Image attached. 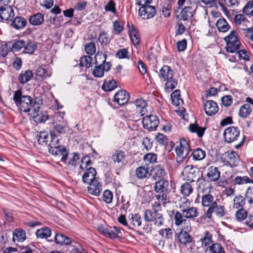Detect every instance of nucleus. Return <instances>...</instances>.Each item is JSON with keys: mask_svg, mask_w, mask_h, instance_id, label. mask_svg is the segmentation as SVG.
I'll return each instance as SVG.
<instances>
[{"mask_svg": "<svg viewBox=\"0 0 253 253\" xmlns=\"http://www.w3.org/2000/svg\"><path fill=\"white\" fill-rule=\"evenodd\" d=\"M180 211L173 212V221L176 226L183 225L185 230L190 231L191 224L188 219L194 220L199 215L198 209L191 206L190 201L184 198L179 205Z\"/></svg>", "mask_w": 253, "mask_h": 253, "instance_id": "f257e3e1", "label": "nucleus"}, {"mask_svg": "<svg viewBox=\"0 0 253 253\" xmlns=\"http://www.w3.org/2000/svg\"><path fill=\"white\" fill-rule=\"evenodd\" d=\"M13 100L18 109L24 112H28L34 105L32 98L28 95H23L21 90L14 92Z\"/></svg>", "mask_w": 253, "mask_h": 253, "instance_id": "f03ea898", "label": "nucleus"}, {"mask_svg": "<svg viewBox=\"0 0 253 253\" xmlns=\"http://www.w3.org/2000/svg\"><path fill=\"white\" fill-rule=\"evenodd\" d=\"M91 161L87 156L84 157L81 160V164L80 169L82 170L86 169L82 176L83 181L84 183L88 184L98 178L95 177L96 171L95 169L90 167Z\"/></svg>", "mask_w": 253, "mask_h": 253, "instance_id": "7ed1b4c3", "label": "nucleus"}, {"mask_svg": "<svg viewBox=\"0 0 253 253\" xmlns=\"http://www.w3.org/2000/svg\"><path fill=\"white\" fill-rule=\"evenodd\" d=\"M173 71L169 66L164 65L160 70L159 76L166 81L165 87L168 91L173 89L177 85V81L173 78Z\"/></svg>", "mask_w": 253, "mask_h": 253, "instance_id": "20e7f679", "label": "nucleus"}, {"mask_svg": "<svg viewBox=\"0 0 253 253\" xmlns=\"http://www.w3.org/2000/svg\"><path fill=\"white\" fill-rule=\"evenodd\" d=\"M52 140L49 144L50 148L49 152L54 155L61 157V161L65 162L68 156V153L66 148L64 146H59L58 144L59 139H55L51 135Z\"/></svg>", "mask_w": 253, "mask_h": 253, "instance_id": "39448f33", "label": "nucleus"}, {"mask_svg": "<svg viewBox=\"0 0 253 253\" xmlns=\"http://www.w3.org/2000/svg\"><path fill=\"white\" fill-rule=\"evenodd\" d=\"M224 40L226 42V49L227 52L234 53L239 49L241 42L236 31H231L224 38Z\"/></svg>", "mask_w": 253, "mask_h": 253, "instance_id": "423d86ee", "label": "nucleus"}, {"mask_svg": "<svg viewBox=\"0 0 253 253\" xmlns=\"http://www.w3.org/2000/svg\"><path fill=\"white\" fill-rule=\"evenodd\" d=\"M175 152L178 163H181L186 158L189 153V145L185 139L180 140V144L175 147Z\"/></svg>", "mask_w": 253, "mask_h": 253, "instance_id": "0eeeda50", "label": "nucleus"}, {"mask_svg": "<svg viewBox=\"0 0 253 253\" xmlns=\"http://www.w3.org/2000/svg\"><path fill=\"white\" fill-rule=\"evenodd\" d=\"M144 218L146 221L154 222L156 226H160L163 224L164 218L161 212L152 211L150 210L145 211Z\"/></svg>", "mask_w": 253, "mask_h": 253, "instance_id": "6e6552de", "label": "nucleus"}, {"mask_svg": "<svg viewBox=\"0 0 253 253\" xmlns=\"http://www.w3.org/2000/svg\"><path fill=\"white\" fill-rule=\"evenodd\" d=\"M240 131L237 127L230 126L226 128L223 133L225 142L232 143L237 141L240 136Z\"/></svg>", "mask_w": 253, "mask_h": 253, "instance_id": "1a4fd4ad", "label": "nucleus"}, {"mask_svg": "<svg viewBox=\"0 0 253 253\" xmlns=\"http://www.w3.org/2000/svg\"><path fill=\"white\" fill-rule=\"evenodd\" d=\"M111 159L114 165L118 167H122L126 164V153L120 149L112 152Z\"/></svg>", "mask_w": 253, "mask_h": 253, "instance_id": "9d476101", "label": "nucleus"}, {"mask_svg": "<svg viewBox=\"0 0 253 253\" xmlns=\"http://www.w3.org/2000/svg\"><path fill=\"white\" fill-rule=\"evenodd\" d=\"M159 121L155 115L146 116L143 118L142 124L144 128L152 131L155 130L158 126Z\"/></svg>", "mask_w": 253, "mask_h": 253, "instance_id": "9b49d317", "label": "nucleus"}, {"mask_svg": "<svg viewBox=\"0 0 253 253\" xmlns=\"http://www.w3.org/2000/svg\"><path fill=\"white\" fill-rule=\"evenodd\" d=\"M182 174L187 180L193 182L197 178L199 170L195 167L188 165L184 167Z\"/></svg>", "mask_w": 253, "mask_h": 253, "instance_id": "f8f14e48", "label": "nucleus"}, {"mask_svg": "<svg viewBox=\"0 0 253 253\" xmlns=\"http://www.w3.org/2000/svg\"><path fill=\"white\" fill-rule=\"evenodd\" d=\"M224 162L226 165L231 167L237 166L239 162V157L235 151H228L224 154Z\"/></svg>", "mask_w": 253, "mask_h": 253, "instance_id": "ddd939ff", "label": "nucleus"}, {"mask_svg": "<svg viewBox=\"0 0 253 253\" xmlns=\"http://www.w3.org/2000/svg\"><path fill=\"white\" fill-rule=\"evenodd\" d=\"M216 202V200H214V198L211 194H205L202 197V205L204 207L208 208L206 212H208L209 214L212 211Z\"/></svg>", "mask_w": 253, "mask_h": 253, "instance_id": "4468645a", "label": "nucleus"}, {"mask_svg": "<svg viewBox=\"0 0 253 253\" xmlns=\"http://www.w3.org/2000/svg\"><path fill=\"white\" fill-rule=\"evenodd\" d=\"M138 13L143 19H147L155 15L156 11L154 6L147 5L140 7Z\"/></svg>", "mask_w": 253, "mask_h": 253, "instance_id": "2eb2a0df", "label": "nucleus"}, {"mask_svg": "<svg viewBox=\"0 0 253 253\" xmlns=\"http://www.w3.org/2000/svg\"><path fill=\"white\" fill-rule=\"evenodd\" d=\"M54 129L60 134L64 133L66 122L64 121L63 117L62 115L56 114L54 116Z\"/></svg>", "mask_w": 253, "mask_h": 253, "instance_id": "dca6fc26", "label": "nucleus"}, {"mask_svg": "<svg viewBox=\"0 0 253 253\" xmlns=\"http://www.w3.org/2000/svg\"><path fill=\"white\" fill-rule=\"evenodd\" d=\"M111 67L110 63H105L103 65H95L92 74L96 78H101L103 76L104 72L109 71Z\"/></svg>", "mask_w": 253, "mask_h": 253, "instance_id": "f3484780", "label": "nucleus"}, {"mask_svg": "<svg viewBox=\"0 0 253 253\" xmlns=\"http://www.w3.org/2000/svg\"><path fill=\"white\" fill-rule=\"evenodd\" d=\"M14 15L13 8L9 5H6L0 8V17L3 20L11 19Z\"/></svg>", "mask_w": 253, "mask_h": 253, "instance_id": "a211bd4d", "label": "nucleus"}, {"mask_svg": "<svg viewBox=\"0 0 253 253\" xmlns=\"http://www.w3.org/2000/svg\"><path fill=\"white\" fill-rule=\"evenodd\" d=\"M129 98V94L125 90L118 91L114 96V101L119 105H123L126 103Z\"/></svg>", "mask_w": 253, "mask_h": 253, "instance_id": "6ab92c4d", "label": "nucleus"}, {"mask_svg": "<svg viewBox=\"0 0 253 253\" xmlns=\"http://www.w3.org/2000/svg\"><path fill=\"white\" fill-rule=\"evenodd\" d=\"M87 187L88 192L95 196H98L102 191V184L99 182L98 179L94 180L88 184Z\"/></svg>", "mask_w": 253, "mask_h": 253, "instance_id": "aec40b11", "label": "nucleus"}, {"mask_svg": "<svg viewBox=\"0 0 253 253\" xmlns=\"http://www.w3.org/2000/svg\"><path fill=\"white\" fill-rule=\"evenodd\" d=\"M204 109L208 116L214 115L218 111V107L215 102L212 100L207 101L204 105Z\"/></svg>", "mask_w": 253, "mask_h": 253, "instance_id": "412c9836", "label": "nucleus"}, {"mask_svg": "<svg viewBox=\"0 0 253 253\" xmlns=\"http://www.w3.org/2000/svg\"><path fill=\"white\" fill-rule=\"evenodd\" d=\"M220 176V172L218 168L211 166L208 169L207 177L210 181H217Z\"/></svg>", "mask_w": 253, "mask_h": 253, "instance_id": "4be33fe9", "label": "nucleus"}, {"mask_svg": "<svg viewBox=\"0 0 253 253\" xmlns=\"http://www.w3.org/2000/svg\"><path fill=\"white\" fill-rule=\"evenodd\" d=\"M196 7L194 4L185 7L180 13L182 19L186 21L192 18L195 14Z\"/></svg>", "mask_w": 253, "mask_h": 253, "instance_id": "5701e85b", "label": "nucleus"}, {"mask_svg": "<svg viewBox=\"0 0 253 253\" xmlns=\"http://www.w3.org/2000/svg\"><path fill=\"white\" fill-rule=\"evenodd\" d=\"M213 212H214L216 215L218 217H221L224 216L226 214V211L224 206L220 205H217V203L216 202L215 203V207L211 213L209 214L208 212H205L206 217L209 219H211Z\"/></svg>", "mask_w": 253, "mask_h": 253, "instance_id": "b1692460", "label": "nucleus"}, {"mask_svg": "<svg viewBox=\"0 0 253 253\" xmlns=\"http://www.w3.org/2000/svg\"><path fill=\"white\" fill-rule=\"evenodd\" d=\"M136 112L139 113L141 116L144 115L147 112V103L143 99H137L133 102Z\"/></svg>", "mask_w": 253, "mask_h": 253, "instance_id": "393cba45", "label": "nucleus"}, {"mask_svg": "<svg viewBox=\"0 0 253 253\" xmlns=\"http://www.w3.org/2000/svg\"><path fill=\"white\" fill-rule=\"evenodd\" d=\"M168 187V181L161 179L155 183V190L157 193L167 192L169 190Z\"/></svg>", "mask_w": 253, "mask_h": 253, "instance_id": "a878e982", "label": "nucleus"}, {"mask_svg": "<svg viewBox=\"0 0 253 253\" xmlns=\"http://www.w3.org/2000/svg\"><path fill=\"white\" fill-rule=\"evenodd\" d=\"M188 230H182L178 235V241L182 244L186 245L191 243L192 238L187 232Z\"/></svg>", "mask_w": 253, "mask_h": 253, "instance_id": "bb28decb", "label": "nucleus"}, {"mask_svg": "<svg viewBox=\"0 0 253 253\" xmlns=\"http://www.w3.org/2000/svg\"><path fill=\"white\" fill-rule=\"evenodd\" d=\"M33 118L35 121L39 123L45 122L48 119V116L46 112H37L36 109L33 113Z\"/></svg>", "mask_w": 253, "mask_h": 253, "instance_id": "cd10ccee", "label": "nucleus"}, {"mask_svg": "<svg viewBox=\"0 0 253 253\" xmlns=\"http://www.w3.org/2000/svg\"><path fill=\"white\" fill-rule=\"evenodd\" d=\"M130 223L134 227H140L142 223L141 216L138 213L130 214L129 215Z\"/></svg>", "mask_w": 253, "mask_h": 253, "instance_id": "c85d7f7f", "label": "nucleus"}, {"mask_svg": "<svg viewBox=\"0 0 253 253\" xmlns=\"http://www.w3.org/2000/svg\"><path fill=\"white\" fill-rule=\"evenodd\" d=\"M216 25L218 31L223 33L227 32L230 28V25L224 18L219 19L216 23Z\"/></svg>", "mask_w": 253, "mask_h": 253, "instance_id": "c756f323", "label": "nucleus"}, {"mask_svg": "<svg viewBox=\"0 0 253 253\" xmlns=\"http://www.w3.org/2000/svg\"><path fill=\"white\" fill-rule=\"evenodd\" d=\"M33 77V73L31 70H27L24 72H22L19 76V82L22 84H24L29 82Z\"/></svg>", "mask_w": 253, "mask_h": 253, "instance_id": "7c9ffc66", "label": "nucleus"}, {"mask_svg": "<svg viewBox=\"0 0 253 253\" xmlns=\"http://www.w3.org/2000/svg\"><path fill=\"white\" fill-rule=\"evenodd\" d=\"M37 237L40 239H47L51 234V230L47 227L38 229L36 232Z\"/></svg>", "mask_w": 253, "mask_h": 253, "instance_id": "2f4dec72", "label": "nucleus"}, {"mask_svg": "<svg viewBox=\"0 0 253 253\" xmlns=\"http://www.w3.org/2000/svg\"><path fill=\"white\" fill-rule=\"evenodd\" d=\"M189 130L193 133H196L199 137H202L204 135L206 128L199 126L197 124H192L189 125Z\"/></svg>", "mask_w": 253, "mask_h": 253, "instance_id": "473e14b6", "label": "nucleus"}, {"mask_svg": "<svg viewBox=\"0 0 253 253\" xmlns=\"http://www.w3.org/2000/svg\"><path fill=\"white\" fill-rule=\"evenodd\" d=\"M135 173L138 178L142 179L149 174V170L146 165L140 166L136 169Z\"/></svg>", "mask_w": 253, "mask_h": 253, "instance_id": "72a5a7b5", "label": "nucleus"}, {"mask_svg": "<svg viewBox=\"0 0 253 253\" xmlns=\"http://www.w3.org/2000/svg\"><path fill=\"white\" fill-rule=\"evenodd\" d=\"M26 21L21 17H16L12 21V26L16 29H22L26 25Z\"/></svg>", "mask_w": 253, "mask_h": 253, "instance_id": "f704fd0d", "label": "nucleus"}, {"mask_svg": "<svg viewBox=\"0 0 253 253\" xmlns=\"http://www.w3.org/2000/svg\"><path fill=\"white\" fill-rule=\"evenodd\" d=\"M245 205V200L243 196L238 195L235 197L233 200V209L238 210L243 208Z\"/></svg>", "mask_w": 253, "mask_h": 253, "instance_id": "c9c22d12", "label": "nucleus"}, {"mask_svg": "<svg viewBox=\"0 0 253 253\" xmlns=\"http://www.w3.org/2000/svg\"><path fill=\"white\" fill-rule=\"evenodd\" d=\"M117 87V82L113 79L106 80L102 85V89L105 91H110Z\"/></svg>", "mask_w": 253, "mask_h": 253, "instance_id": "e433bc0d", "label": "nucleus"}, {"mask_svg": "<svg viewBox=\"0 0 253 253\" xmlns=\"http://www.w3.org/2000/svg\"><path fill=\"white\" fill-rule=\"evenodd\" d=\"M12 42H3L0 46V50L3 57H6L8 53L12 50Z\"/></svg>", "mask_w": 253, "mask_h": 253, "instance_id": "4c0bfd02", "label": "nucleus"}, {"mask_svg": "<svg viewBox=\"0 0 253 253\" xmlns=\"http://www.w3.org/2000/svg\"><path fill=\"white\" fill-rule=\"evenodd\" d=\"M55 242L61 245H69L71 243V240L68 237L60 233H57L54 238Z\"/></svg>", "mask_w": 253, "mask_h": 253, "instance_id": "58836bf2", "label": "nucleus"}, {"mask_svg": "<svg viewBox=\"0 0 253 253\" xmlns=\"http://www.w3.org/2000/svg\"><path fill=\"white\" fill-rule=\"evenodd\" d=\"M248 213L247 211L243 208H241L236 210L235 213V217L236 220L241 222L244 220L246 218L247 219L248 217Z\"/></svg>", "mask_w": 253, "mask_h": 253, "instance_id": "ea45409f", "label": "nucleus"}, {"mask_svg": "<svg viewBox=\"0 0 253 253\" xmlns=\"http://www.w3.org/2000/svg\"><path fill=\"white\" fill-rule=\"evenodd\" d=\"M129 35L133 44L138 45L140 42V36L138 31L133 28H130Z\"/></svg>", "mask_w": 253, "mask_h": 253, "instance_id": "a19ab883", "label": "nucleus"}, {"mask_svg": "<svg viewBox=\"0 0 253 253\" xmlns=\"http://www.w3.org/2000/svg\"><path fill=\"white\" fill-rule=\"evenodd\" d=\"M107 55L102 52L98 51L95 55V65H103L105 63H109L106 62Z\"/></svg>", "mask_w": 253, "mask_h": 253, "instance_id": "79ce46f5", "label": "nucleus"}, {"mask_svg": "<svg viewBox=\"0 0 253 253\" xmlns=\"http://www.w3.org/2000/svg\"><path fill=\"white\" fill-rule=\"evenodd\" d=\"M37 44L35 42H25L24 50L23 52L28 54H33L37 49Z\"/></svg>", "mask_w": 253, "mask_h": 253, "instance_id": "37998d69", "label": "nucleus"}, {"mask_svg": "<svg viewBox=\"0 0 253 253\" xmlns=\"http://www.w3.org/2000/svg\"><path fill=\"white\" fill-rule=\"evenodd\" d=\"M43 21V16L41 13H37L29 19L30 23L33 25H40Z\"/></svg>", "mask_w": 253, "mask_h": 253, "instance_id": "c03bdc74", "label": "nucleus"}, {"mask_svg": "<svg viewBox=\"0 0 253 253\" xmlns=\"http://www.w3.org/2000/svg\"><path fill=\"white\" fill-rule=\"evenodd\" d=\"M193 189L192 185L188 182L182 184L180 187V193L185 196H188L192 192Z\"/></svg>", "mask_w": 253, "mask_h": 253, "instance_id": "a18cd8bd", "label": "nucleus"}, {"mask_svg": "<svg viewBox=\"0 0 253 253\" xmlns=\"http://www.w3.org/2000/svg\"><path fill=\"white\" fill-rule=\"evenodd\" d=\"M251 112V108L250 105L246 104L242 106L239 110V115L242 118L247 117Z\"/></svg>", "mask_w": 253, "mask_h": 253, "instance_id": "49530a36", "label": "nucleus"}, {"mask_svg": "<svg viewBox=\"0 0 253 253\" xmlns=\"http://www.w3.org/2000/svg\"><path fill=\"white\" fill-rule=\"evenodd\" d=\"M202 246L207 247L212 242V235L208 231H205L203 237L201 238Z\"/></svg>", "mask_w": 253, "mask_h": 253, "instance_id": "de8ad7c7", "label": "nucleus"}, {"mask_svg": "<svg viewBox=\"0 0 253 253\" xmlns=\"http://www.w3.org/2000/svg\"><path fill=\"white\" fill-rule=\"evenodd\" d=\"M121 228L117 226H113V229H108V231H104L107 234V236L110 238H116L121 233Z\"/></svg>", "mask_w": 253, "mask_h": 253, "instance_id": "09e8293b", "label": "nucleus"}, {"mask_svg": "<svg viewBox=\"0 0 253 253\" xmlns=\"http://www.w3.org/2000/svg\"><path fill=\"white\" fill-rule=\"evenodd\" d=\"M192 155L194 160H202L205 157L206 152L202 149L197 148L193 152Z\"/></svg>", "mask_w": 253, "mask_h": 253, "instance_id": "8fccbe9b", "label": "nucleus"}, {"mask_svg": "<svg viewBox=\"0 0 253 253\" xmlns=\"http://www.w3.org/2000/svg\"><path fill=\"white\" fill-rule=\"evenodd\" d=\"M92 58L89 56H83L80 59V65L83 67H85L87 68H89L91 65Z\"/></svg>", "mask_w": 253, "mask_h": 253, "instance_id": "3c124183", "label": "nucleus"}, {"mask_svg": "<svg viewBox=\"0 0 253 253\" xmlns=\"http://www.w3.org/2000/svg\"><path fill=\"white\" fill-rule=\"evenodd\" d=\"M210 251L211 253H224V249L221 245L218 243L212 244L210 247Z\"/></svg>", "mask_w": 253, "mask_h": 253, "instance_id": "603ef678", "label": "nucleus"}, {"mask_svg": "<svg viewBox=\"0 0 253 253\" xmlns=\"http://www.w3.org/2000/svg\"><path fill=\"white\" fill-rule=\"evenodd\" d=\"M154 177L155 178H161L165 175V171L164 168L160 166H156L154 169Z\"/></svg>", "mask_w": 253, "mask_h": 253, "instance_id": "864d4df0", "label": "nucleus"}, {"mask_svg": "<svg viewBox=\"0 0 253 253\" xmlns=\"http://www.w3.org/2000/svg\"><path fill=\"white\" fill-rule=\"evenodd\" d=\"M235 182L237 184H243L248 183H251L252 180L249 177L244 176H237L234 179Z\"/></svg>", "mask_w": 253, "mask_h": 253, "instance_id": "5fc2aeb1", "label": "nucleus"}, {"mask_svg": "<svg viewBox=\"0 0 253 253\" xmlns=\"http://www.w3.org/2000/svg\"><path fill=\"white\" fill-rule=\"evenodd\" d=\"M48 138L47 133L45 131H41L39 134L37 135V139L39 144L42 145L44 143L47 141Z\"/></svg>", "mask_w": 253, "mask_h": 253, "instance_id": "6e6d98bb", "label": "nucleus"}, {"mask_svg": "<svg viewBox=\"0 0 253 253\" xmlns=\"http://www.w3.org/2000/svg\"><path fill=\"white\" fill-rule=\"evenodd\" d=\"M86 53L88 55H93L95 52V45L93 42L86 43L84 47Z\"/></svg>", "mask_w": 253, "mask_h": 253, "instance_id": "4d7b16f0", "label": "nucleus"}, {"mask_svg": "<svg viewBox=\"0 0 253 253\" xmlns=\"http://www.w3.org/2000/svg\"><path fill=\"white\" fill-rule=\"evenodd\" d=\"M243 12L248 15H253V0L247 3L243 9Z\"/></svg>", "mask_w": 253, "mask_h": 253, "instance_id": "13d9d810", "label": "nucleus"}, {"mask_svg": "<svg viewBox=\"0 0 253 253\" xmlns=\"http://www.w3.org/2000/svg\"><path fill=\"white\" fill-rule=\"evenodd\" d=\"M103 200L107 204H110L113 200V194L108 190L104 191L103 194Z\"/></svg>", "mask_w": 253, "mask_h": 253, "instance_id": "bf43d9fd", "label": "nucleus"}, {"mask_svg": "<svg viewBox=\"0 0 253 253\" xmlns=\"http://www.w3.org/2000/svg\"><path fill=\"white\" fill-rule=\"evenodd\" d=\"M25 233L23 231H17L13 233V240L14 241H23L25 239Z\"/></svg>", "mask_w": 253, "mask_h": 253, "instance_id": "052dcab7", "label": "nucleus"}, {"mask_svg": "<svg viewBox=\"0 0 253 253\" xmlns=\"http://www.w3.org/2000/svg\"><path fill=\"white\" fill-rule=\"evenodd\" d=\"M25 42L23 40H18L16 41L14 43H12V50L14 51H17L21 48H24Z\"/></svg>", "mask_w": 253, "mask_h": 253, "instance_id": "680f3d73", "label": "nucleus"}, {"mask_svg": "<svg viewBox=\"0 0 253 253\" xmlns=\"http://www.w3.org/2000/svg\"><path fill=\"white\" fill-rule=\"evenodd\" d=\"M159 233L164 238L170 239L172 236V230L169 228H165L160 230Z\"/></svg>", "mask_w": 253, "mask_h": 253, "instance_id": "e2e57ef3", "label": "nucleus"}, {"mask_svg": "<svg viewBox=\"0 0 253 253\" xmlns=\"http://www.w3.org/2000/svg\"><path fill=\"white\" fill-rule=\"evenodd\" d=\"M144 160L150 163H155L157 161V155L154 153H148L144 156Z\"/></svg>", "mask_w": 253, "mask_h": 253, "instance_id": "0e129e2a", "label": "nucleus"}, {"mask_svg": "<svg viewBox=\"0 0 253 253\" xmlns=\"http://www.w3.org/2000/svg\"><path fill=\"white\" fill-rule=\"evenodd\" d=\"M98 40L102 45H106L110 41L108 36L105 32H103L99 35Z\"/></svg>", "mask_w": 253, "mask_h": 253, "instance_id": "69168bd1", "label": "nucleus"}, {"mask_svg": "<svg viewBox=\"0 0 253 253\" xmlns=\"http://www.w3.org/2000/svg\"><path fill=\"white\" fill-rule=\"evenodd\" d=\"M221 100L222 104L225 107L230 106L232 104L233 101L232 96L229 95L223 96Z\"/></svg>", "mask_w": 253, "mask_h": 253, "instance_id": "338daca9", "label": "nucleus"}, {"mask_svg": "<svg viewBox=\"0 0 253 253\" xmlns=\"http://www.w3.org/2000/svg\"><path fill=\"white\" fill-rule=\"evenodd\" d=\"M246 197L250 204L253 203V187H250L247 189Z\"/></svg>", "mask_w": 253, "mask_h": 253, "instance_id": "774afa93", "label": "nucleus"}]
</instances>
